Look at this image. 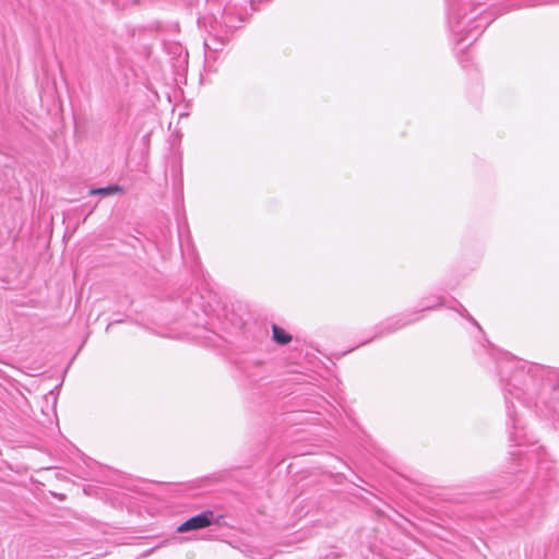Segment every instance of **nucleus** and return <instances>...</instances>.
Here are the masks:
<instances>
[{"instance_id": "nucleus-2", "label": "nucleus", "mask_w": 559, "mask_h": 559, "mask_svg": "<svg viewBox=\"0 0 559 559\" xmlns=\"http://www.w3.org/2000/svg\"><path fill=\"white\" fill-rule=\"evenodd\" d=\"M223 518L222 514H215L214 511L206 510L185 521L178 526L177 531L183 533L205 528L212 524L218 525Z\"/></svg>"}, {"instance_id": "nucleus-4", "label": "nucleus", "mask_w": 559, "mask_h": 559, "mask_svg": "<svg viewBox=\"0 0 559 559\" xmlns=\"http://www.w3.org/2000/svg\"><path fill=\"white\" fill-rule=\"evenodd\" d=\"M419 320V317H415V318H405V317H399V318H395L394 320H391V321H388L385 322L380 331L378 332V334L376 336H383V335H388L390 333H393L404 326H406L407 324L409 323H413L415 321Z\"/></svg>"}, {"instance_id": "nucleus-5", "label": "nucleus", "mask_w": 559, "mask_h": 559, "mask_svg": "<svg viewBox=\"0 0 559 559\" xmlns=\"http://www.w3.org/2000/svg\"><path fill=\"white\" fill-rule=\"evenodd\" d=\"M464 16H465V13L462 14L460 9L455 8L454 5H451L450 11H449V23H450L453 32H456V33L461 32L460 26L463 23L462 19Z\"/></svg>"}, {"instance_id": "nucleus-10", "label": "nucleus", "mask_w": 559, "mask_h": 559, "mask_svg": "<svg viewBox=\"0 0 559 559\" xmlns=\"http://www.w3.org/2000/svg\"><path fill=\"white\" fill-rule=\"evenodd\" d=\"M460 313L463 316V317H466L471 322H473L475 325H478L477 322L475 321V319L473 317L469 316V313L467 312L466 308H464L463 306H461V310H460Z\"/></svg>"}, {"instance_id": "nucleus-7", "label": "nucleus", "mask_w": 559, "mask_h": 559, "mask_svg": "<svg viewBox=\"0 0 559 559\" xmlns=\"http://www.w3.org/2000/svg\"><path fill=\"white\" fill-rule=\"evenodd\" d=\"M273 340L281 345H286L292 341L290 334L284 331L282 328L277 325H273Z\"/></svg>"}, {"instance_id": "nucleus-11", "label": "nucleus", "mask_w": 559, "mask_h": 559, "mask_svg": "<svg viewBox=\"0 0 559 559\" xmlns=\"http://www.w3.org/2000/svg\"><path fill=\"white\" fill-rule=\"evenodd\" d=\"M321 559H342V556L338 552L331 551Z\"/></svg>"}, {"instance_id": "nucleus-12", "label": "nucleus", "mask_w": 559, "mask_h": 559, "mask_svg": "<svg viewBox=\"0 0 559 559\" xmlns=\"http://www.w3.org/2000/svg\"><path fill=\"white\" fill-rule=\"evenodd\" d=\"M433 308H435V306H433V305H426V306H424V307L421 308V311H424V310H429V309H433Z\"/></svg>"}, {"instance_id": "nucleus-8", "label": "nucleus", "mask_w": 559, "mask_h": 559, "mask_svg": "<svg viewBox=\"0 0 559 559\" xmlns=\"http://www.w3.org/2000/svg\"><path fill=\"white\" fill-rule=\"evenodd\" d=\"M121 191V188L117 185L115 186H108L104 188H94L90 191L91 195H102V197H108L116 192Z\"/></svg>"}, {"instance_id": "nucleus-1", "label": "nucleus", "mask_w": 559, "mask_h": 559, "mask_svg": "<svg viewBox=\"0 0 559 559\" xmlns=\"http://www.w3.org/2000/svg\"><path fill=\"white\" fill-rule=\"evenodd\" d=\"M236 26L224 15L218 22L215 17L210 20L209 35L204 39V47L207 50L218 51L229 40L230 34Z\"/></svg>"}, {"instance_id": "nucleus-9", "label": "nucleus", "mask_w": 559, "mask_h": 559, "mask_svg": "<svg viewBox=\"0 0 559 559\" xmlns=\"http://www.w3.org/2000/svg\"><path fill=\"white\" fill-rule=\"evenodd\" d=\"M521 373H522V371H518V372H516V374H514V376L512 377V379H510V380H509V382H508V386H510V388H508V389H507V390H508V392H509L510 394H515L516 399H519L518 391H520V389H518V388H516V385H515V383H514V382L516 381V379L519 378V376H520Z\"/></svg>"}, {"instance_id": "nucleus-6", "label": "nucleus", "mask_w": 559, "mask_h": 559, "mask_svg": "<svg viewBox=\"0 0 559 559\" xmlns=\"http://www.w3.org/2000/svg\"><path fill=\"white\" fill-rule=\"evenodd\" d=\"M508 417L512 423V428L514 431L510 432V438L512 441H515L518 445L522 443V437L518 435V430L521 428V420L515 417V414L511 411L510 406H507Z\"/></svg>"}, {"instance_id": "nucleus-3", "label": "nucleus", "mask_w": 559, "mask_h": 559, "mask_svg": "<svg viewBox=\"0 0 559 559\" xmlns=\"http://www.w3.org/2000/svg\"><path fill=\"white\" fill-rule=\"evenodd\" d=\"M527 374L531 376L532 378L540 376L542 380L545 381L544 386H549L554 388L555 390H558V388H555L552 383L554 378L557 377L558 374L556 370L544 366L532 365L527 370Z\"/></svg>"}]
</instances>
